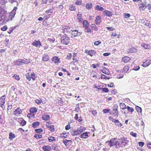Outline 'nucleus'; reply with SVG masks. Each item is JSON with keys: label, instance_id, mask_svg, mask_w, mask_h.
<instances>
[{"label": "nucleus", "instance_id": "obj_43", "mask_svg": "<svg viewBox=\"0 0 151 151\" xmlns=\"http://www.w3.org/2000/svg\"><path fill=\"white\" fill-rule=\"evenodd\" d=\"M101 79H109L110 78V77L109 76H106L104 74L101 75Z\"/></svg>", "mask_w": 151, "mask_h": 151}, {"label": "nucleus", "instance_id": "obj_26", "mask_svg": "<svg viewBox=\"0 0 151 151\" xmlns=\"http://www.w3.org/2000/svg\"><path fill=\"white\" fill-rule=\"evenodd\" d=\"M130 60V58L127 56L124 57L122 59V61L125 63L128 62Z\"/></svg>", "mask_w": 151, "mask_h": 151}, {"label": "nucleus", "instance_id": "obj_10", "mask_svg": "<svg viewBox=\"0 0 151 151\" xmlns=\"http://www.w3.org/2000/svg\"><path fill=\"white\" fill-rule=\"evenodd\" d=\"M137 51V49L136 47H132L128 49L127 52L129 53H132L136 52Z\"/></svg>", "mask_w": 151, "mask_h": 151}, {"label": "nucleus", "instance_id": "obj_12", "mask_svg": "<svg viewBox=\"0 0 151 151\" xmlns=\"http://www.w3.org/2000/svg\"><path fill=\"white\" fill-rule=\"evenodd\" d=\"M17 9V7L16 6L14 7V9L11 12V13H9V15H11V16L14 18L16 14V12Z\"/></svg>", "mask_w": 151, "mask_h": 151}, {"label": "nucleus", "instance_id": "obj_2", "mask_svg": "<svg viewBox=\"0 0 151 151\" xmlns=\"http://www.w3.org/2000/svg\"><path fill=\"white\" fill-rule=\"evenodd\" d=\"M129 141L124 137H121L118 141L117 146L119 147H124L128 143Z\"/></svg>", "mask_w": 151, "mask_h": 151}, {"label": "nucleus", "instance_id": "obj_21", "mask_svg": "<svg viewBox=\"0 0 151 151\" xmlns=\"http://www.w3.org/2000/svg\"><path fill=\"white\" fill-rule=\"evenodd\" d=\"M50 59L49 56L46 54H44L42 55V60L44 61H48Z\"/></svg>", "mask_w": 151, "mask_h": 151}, {"label": "nucleus", "instance_id": "obj_37", "mask_svg": "<svg viewBox=\"0 0 151 151\" xmlns=\"http://www.w3.org/2000/svg\"><path fill=\"white\" fill-rule=\"evenodd\" d=\"M83 26L85 28L88 27L89 24L86 20H85L83 21Z\"/></svg>", "mask_w": 151, "mask_h": 151}, {"label": "nucleus", "instance_id": "obj_24", "mask_svg": "<svg viewBox=\"0 0 151 151\" xmlns=\"http://www.w3.org/2000/svg\"><path fill=\"white\" fill-rule=\"evenodd\" d=\"M141 46L143 47L145 49H150V48L151 47L150 45L148 44H146L145 43H143L141 45Z\"/></svg>", "mask_w": 151, "mask_h": 151}, {"label": "nucleus", "instance_id": "obj_61", "mask_svg": "<svg viewBox=\"0 0 151 151\" xmlns=\"http://www.w3.org/2000/svg\"><path fill=\"white\" fill-rule=\"evenodd\" d=\"M139 68L140 67L139 66H134L132 70L136 71L139 70Z\"/></svg>", "mask_w": 151, "mask_h": 151}, {"label": "nucleus", "instance_id": "obj_34", "mask_svg": "<svg viewBox=\"0 0 151 151\" xmlns=\"http://www.w3.org/2000/svg\"><path fill=\"white\" fill-rule=\"evenodd\" d=\"M119 106L120 108L123 110L127 108V107L126 106V105L123 103H120Z\"/></svg>", "mask_w": 151, "mask_h": 151}, {"label": "nucleus", "instance_id": "obj_14", "mask_svg": "<svg viewBox=\"0 0 151 151\" xmlns=\"http://www.w3.org/2000/svg\"><path fill=\"white\" fill-rule=\"evenodd\" d=\"M95 21L96 24L99 25L101 22V18L100 16H97Z\"/></svg>", "mask_w": 151, "mask_h": 151}, {"label": "nucleus", "instance_id": "obj_51", "mask_svg": "<svg viewBox=\"0 0 151 151\" xmlns=\"http://www.w3.org/2000/svg\"><path fill=\"white\" fill-rule=\"evenodd\" d=\"M25 76L27 79L29 81L31 80V76H30L29 73H27V74H26Z\"/></svg>", "mask_w": 151, "mask_h": 151}, {"label": "nucleus", "instance_id": "obj_5", "mask_svg": "<svg viewBox=\"0 0 151 151\" xmlns=\"http://www.w3.org/2000/svg\"><path fill=\"white\" fill-rule=\"evenodd\" d=\"M118 106L115 104L113 107L112 108V113L114 116L117 117L119 115V112L117 110Z\"/></svg>", "mask_w": 151, "mask_h": 151}, {"label": "nucleus", "instance_id": "obj_49", "mask_svg": "<svg viewBox=\"0 0 151 151\" xmlns=\"http://www.w3.org/2000/svg\"><path fill=\"white\" fill-rule=\"evenodd\" d=\"M27 116L28 118H29L31 119L34 118L35 117L34 114H33L31 113L28 114H27Z\"/></svg>", "mask_w": 151, "mask_h": 151}, {"label": "nucleus", "instance_id": "obj_22", "mask_svg": "<svg viewBox=\"0 0 151 151\" xmlns=\"http://www.w3.org/2000/svg\"><path fill=\"white\" fill-rule=\"evenodd\" d=\"M6 97L5 95H3L0 98V104L3 105L5 102Z\"/></svg>", "mask_w": 151, "mask_h": 151}, {"label": "nucleus", "instance_id": "obj_48", "mask_svg": "<svg viewBox=\"0 0 151 151\" xmlns=\"http://www.w3.org/2000/svg\"><path fill=\"white\" fill-rule=\"evenodd\" d=\"M127 109L129 112H132L134 111V109L132 107H130L128 106H127Z\"/></svg>", "mask_w": 151, "mask_h": 151}, {"label": "nucleus", "instance_id": "obj_30", "mask_svg": "<svg viewBox=\"0 0 151 151\" xmlns=\"http://www.w3.org/2000/svg\"><path fill=\"white\" fill-rule=\"evenodd\" d=\"M7 1V2H9L11 4H12L13 3L15 2L17 3V6H18L19 4V2H18L17 1V0H6Z\"/></svg>", "mask_w": 151, "mask_h": 151}, {"label": "nucleus", "instance_id": "obj_29", "mask_svg": "<svg viewBox=\"0 0 151 151\" xmlns=\"http://www.w3.org/2000/svg\"><path fill=\"white\" fill-rule=\"evenodd\" d=\"M95 9L98 11H103L104 10V8L99 5H96L95 6Z\"/></svg>", "mask_w": 151, "mask_h": 151}, {"label": "nucleus", "instance_id": "obj_4", "mask_svg": "<svg viewBox=\"0 0 151 151\" xmlns=\"http://www.w3.org/2000/svg\"><path fill=\"white\" fill-rule=\"evenodd\" d=\"M106 143L109 145L110 147L114 146V145L118 146V141L116 140L115 139H111L110 141L107 142Z\"/></svg>", "mask_w": 151, "mask_h": 151}, {"label": "nucleus", "instance_id": "obj_57", "mask_svg": "<svg viewBox=\"0 0 151 151\" xmlns=\"http://www.w3.org/2000/svg\"><path fill=\"white\" fill-rule=\"evenodd\" d=\"M34 137L35 138L37 139H38L41 138L42 137V136L41 135L38 134H35Z\"/></svg>", "mask_w": 151, "mask_h": 151}, {"label": "nucleus", "instance_id": "obj_28", "mask_svg": "<svg viewBox=\"0 0 151 151\" xmlns=\"http://www.w3.org/2000/svg\"><path fill=\"white\" fill-rule=\"evenodd\" d=\"M15 63L16 64L18 65V66L24 65L22 61V59H18V60L16 61Z\"/></svg>", "mask_w": 151, "mask_h": 151}, {"label": "nucleus", "instance_id": "obj_64", "mask_svg": "<svg viewBox=\"0 0 151 151\" xmlns=\"http://www.w3.org/2000/svg\"><path fill=\"white\" fill-rule=\"evenodd\" d=\"M26 60L22 59V61L23 63V64H28L30 62V61L28 62Z\"/></svg>", "mask_w": 151, "mask_h": 151}, {"label": "nucleus", "instance_id": "obj_16", "mask_svg": "<svg viewBox=\"0 0 151 151\" xmlns=\"http://www.w3.org/2000/svg\"><path fill=\"white\" fill-rule=\"evenodd\" d=\"M60 58L57 56H55L52 58V61L55 63H60Z\"/></svg>", "mask_w": 151, "mask_h": 151}, {"label": "nucleus", "instance_id": "obj_23", "mask_svg": "<svg viewBox=\"0 0 151 151\" xmlns=\"http://www.w3.org/2000/svg\"><path fill=\"white\" fill-rule=\"evenodd\" d=\"M85 129L83 127H81L79 128H78L77 129V132H78V133L79 135L81 134V133L85 131Z\"/></svg>", "mask_w": 151, "mask_h": 151}, {"label": "nucleus", "instance_id": "obj_31", "mask_svg": "<svg viewBox=\"0 0 151 151\" xmlns=\"http://www.w3.org/2000/svg\"><path fill=\"white\" fill-rule=\"evenodd\" d=\"M102 72L104 73L109 75V70L105 67H103V69L102 70Z\"/></svg>", "mask_w": 151, "mask_h": 151}, {"label": "nucleus", "instance_id": "obj_6", "mask_svg": "<svg viewBox=\"0 0 151 151\" xmlns=\"http://www.w3.org/2000/svg\"><path fill=\"white\" fill-rule=\"evenodd\" d=\"M82 33L77 30H72L71 34L73 37H77L81 35Z\"/></svg>", "mask_w": 151, "mask_h": 151}, {"label": "nucleus", "instance_id": "obj_25", "mask_svg": "<svg viewBox=\"0 0 151 151\" xmlns=\"http://www.w3.org/2000/svg\"><path fill=\"white\" fill-rule=\"evenodd\" d=\"M93 5L91 3H88L86 4V7L87 9L89 10L91 9L93 7Z\"/></svg>", "mask_w": 151, "mask_h": 151}, {"label": "nucleus", "instance_id": "obj_1", "mask_svg": "<svg viewBox=\"0 0 151 151\" xmlns=\"http://www.w3.org/2000/svg\"><path fill=\"white\" fill-rule=\"evenodd\" d=\"M13 18L9 14L0 16V24H4L6 22L12 21Z\"/></svg>", "mask_w": 151, "mask_h": 151}, {"label": "nucleus", "instance_id": "obj_59", "mask_svg": "<svg viewBox=\"0 0 151 151\" xmlns=\"http://www.w3.org/2000/svg\"><path fill=\"white\" fill-rule=\"evenodd\" d=\"M74 130L71 129L70 130V133L73 136H75V134H74Z\"/></svg>", "mask_w": 151, "mask_h": 151}, {"label": "nucleus", "instance_id": "obj_52", "mask_svg": "<svg viewBox=\"0 0 151 151\" xmlns=\"http://www.w3.org/2000/svg\"><path fill=\"white\" fill-rule=\"evenodd\" d=\"M129 70V67L127 65L125 66L124 68V72L127 73Z\"/></svg>", "mask_w": 151, "mask_h": 151}, {"label": "nucleus", "instance_id": "obj_63", "mask_svg": "<svg viewBox=\"0 0 151 151\" xmlns=\"http://www.w3.org/2000/svg\"><path fill=\"white\" fill-rule=\"evenodd\" d=\"M101 43V42L99 41H95L94 43V45L96 46H98Z\"/></svg>", "mask_w": 151, "mask_h": 151}, {"label": "nucleus", "instance_id": "obj_36", "mask_svg": "<svg viewBox=\"0 0 151 151\" xmlns=\"http://www.w3.org/2000/svg\"><path fill=\"white\" fill-rule=\"evenodd\" d=\"M42 119L44 120H47L50 119V116L48 115L44 114L42 116Z\"/></svg>", "mask_w": 151, "mask_h": 151}, {"label": "nucleus", "instance_id": "obj_32", "mask_svg": "<svg viewBox=\"0 0 151 151\" xmlns=\"http://www.w3.org/2000/svg\"><path fill=\"white\" fill-rule=\"evenodd\" d=\"M88 136V133L87 132L84 133L81 135V137L84 139L87 138Z\"/></svg>", "mask_w": 151, "mask_h": 151}, {"label": "nucleus", "instance_id": "obj_47", "mask_svg": "<svg viewBox=\"0 0 151 151\" xmlns=\"http://www.w3.org/2000/svg\"><path fill=\"white\" fill-rule=\"evenodd\" d=\"M36 74L33 73H31V78L34 81L35 79V78H36Z\"/></svg>", "mask_w": 151, "mask_h": 151}, {"label": "nucleus", "instance_id": "obj_17", "mask_svg": "<svg viewBox=\"0 0 151 151\" xmlns=\"http://www.w3.org/2000/svg\"><path fill=\"white\" fill-rule=\"evenodd\" d=\"M63 142L64 144L66 146L67 145H70L72 143V142L70 140L65 139L63 140Z\"/></svg>", "mask_w": 151, "mask_h": 151}, {"label": "nucleus", "instance_id": "obj_53", "mask_svg": "<svg viewBox=\"0 0 151 151\" xmlns=\"http://www.w3.org/2000/svg\"><path fill=\"white\" fill-rule=\"evenodd\" d=\"M13 77L17 81H19L20 79V77L17 74H14Z\"/></svg>", "mask_w": 151, "mask_h": 151}, {"label": "nucleus", "instance_id": "obj_13", "mask_svg": "<svg viewBox=\"0 0 151 151\" xmlns=\"http://www.w3.org/2000/svg\"><path fill=\"white\" fill-rule=\"evenodd\" d=\"M46 126L47 128H50L51 131L52 132H54V128L53 125L49 123H47L46 124Z\"/></svg>", "mask_w": 151, "mask_h": 151}, {"label": "nucleus", "instance_id": "obj_20", "mask_svg": "<svg viewBox=\"0 0 151 151\" xmlns=\"http://www.w3.org/2000/svg\"><path fill=\"white\" fill-rule=\"evenodd\" d=\"M151 63V60H147L143 63L142 66L144 67H146L148 66Z\"/></svg>", "mask_w": 151, "mask_h": 151}, {"label": "nucleus", "instance_id": "obj_18", "mask_svg": "<svg viewBox=\"0 0 151 151\" xmlns=\"http://www.w3.org/2000/svg\"><path fill=\"white\" fill-rule=\"evenodd\" d=\"M103 14L108 17L112 16V14L111 12L108 10H105L103 12Z\"/></svg>", "mask_w": 151, "mask_h": 151}, {"label": "nucleus", "instance_id": "obj_54", "mask_svg": "<svg viewBox=\"0 0 151 151\" xmlns=\"http://www.w3.org/2000/svg\"><path fill=\"white\" fill-rule=\"evenodd\" d=\"M124 17V18H129L130 17V15L129 13H124L123 14Z\"/></svg>", "mask_w": 151, "mask_h": 151}, {"label": "nucleus", "instance_id": "obj_33", "mask_svg": "<svg viewBox=\"0 0 151 151\" xmlns=\"http://www.w3.org/2000/svg\"><path fill=\"white\" fill-rule=\"evenodd\" d=\"M69 8V10L71 11H74L76 9L75 5L73 4L70 5Z\"/></svg>", "mask_w": 151, "mask_h": 151}, {"label": "nucleus", "instance_id": "obj_38", "mask_svg": "<svg viewBox=\"0 0 151 151\" xmlns=\"http://www.w3.org/2000/svg\"><path fill=\"white\" fill-rule=\"evenodd\" d=\"M96 52L94 50H91L89 51V53L88 55H89L91 57H92L93 55L96 53Z\"/></svg>", "mask_w": 151, "mask_h": 151}, {"label": "nucleus", "instance_id": "obj_42", "mask_svg": "<svg viewBox=\"0 0 151 151\" xmlns=\"http://www.w3.org/2000/svg\"><path fill=\"white\" fill-rule=\"evenodd\" d=\"M30 112L32 113H35L37 112V109L35 108H32L29 109Z\"/></svg>", "mask_w": 151, "mask_h": 151}, {"label": "nucleus", "instance_id": "obj_11", "mask_svg": "<svg viewBox=\"0 0 151 151\" xmlns=\"http://www.w3.org/2000/svg\"><path fill=\"white\" fill-rule=\"evenodd\" d=\"M6 12V11L5 9V8L0 6V16L4 15V14Z\"/></svg>", "mask_w": 151, "mask_h": 151}, {"label": "nucleus", "instance_id": "obj_44", "mask_svg": "<svg viewBox=\"0 0 151 151\" xmlns=\"http://www.w3.org/2000/svg\"><path fill=\"white\" fill-rule=\"evenodd\" d=\"M48 139L50 142H52L55 141V138L53 137L50 136L48 138Z\"/></svg>", "mask_w": 151, "mask_h": 151}, {"label": "nucleus", "instance_id": "obj_19", "mask_svg": "<svg viewBox=\"0 0 151 151\" xmlns=\"http://www.w3.org/2000/svg\"><path fill=\"white\" fill-rule=\"evenodd\" d=\"M22 110H21L19 108H18L16 109L15 111L14 112V114L15 116H18L21 113Z\"/></svg>", "mask_w": 151, "mask_h": 151}, {"label": "nucleus", "instance_id": "obj_35", "mask_svg": "<svg viewBox=\"0 0 151 151\" xmlns=\"http://www.w3.org/2000/svg\"><path fill=\"white\" fill-rule=\"evenodd\" d=\"M84 31L86 33H89L90 34H91L93 32L91 29H90V28H88V27L85 28Z\"/></svg>", "mask_w": 151, "mask_h": 151}, {"label": "nucleus", "instance_id": "obj_39", "mask_svg": "<svg viewBox=\"0 0 151 151\" xmlns=\"http://www.w3.org/2000/svg\"><path fill=\"white\" fill-rule=\"evenodd\" d=\"M15 137L14 134L12 132H10L9 134V139L11 140H12Z\"/></svg>", "mask_w": 151, "mask_h": 151}, {"label": "nucleus", "instance_id": "obj_62", "mask_svg": "<svg viewBox=\"0 0 151 151\" xmlns=\"http://www.w3.org/2000/svg\"><path fill=\"white\" fill-rule=\"evenodd\" d=\"M110 111V109H103V111L104 113L106 114L108 112H109Z\"/></svg>", "mask_w": 151, "mask_h": 151}, {"label": "nucleus", "instance_id": "obj_41", "mask_svg": "<svg viewBox=\"0 0 151 151\" xmlns=\"http://www.w3.org/2000/svg\"><path fill=\"white\" fill-rule=\"evenodd\" d=\"M114 122L115 123V124L119 127H121L122 125V124L118 120H115L114 121Z\"/></svg>", "mask_w": 151, "mask_h": 151}, {"label": "nucleus", "instance_id": "obj_27", "mask_svg": "<svg viewBox=\"0 0 151 151\" xmlns=\"http://www.w3.org/2000/svg\"><path fill=\"white\" fill-rule=\"evenodd\" d=\"M44 151H50L51 149V147L49 145L44 146L42 147Z\"/></svg>", "mask_w": 151, "mask_h": 151}, {"label": "nucleus", "instance_id": "obj_60", "mask_svg": "<svg viewBox=\"0 0 151 151\" xmlns=\"http://www.w3.org/2000/svg\"><path fill=\"white\" fill-rule=\"evenodd\" d=\"M81 0H77L75 2L76 5H80L81 4Z\"/></svg>", "mask_w": 151, "mask_h": 151}, {"label": "nucleus", "instance_id": "obj_46", "mask_svg": "<svg viewBox=\"0 0 151 151\" xmlns=\"http://www.w3.org/2000/svg\"><path fill=\"white\" fill-rule=\"evenodd\" d=\"M141 6L139 7V9L140 10H144L146 8H145V4H141Z\"/></svg>", "mask_w": 151, "mask_h": 151}, {"label": "nucleus", "instance_id": "obj_15", "mask_svg": "<svg viewBox=\"0 0 151 151\" xmlns=\"http://www.w3.org/2000/svg\"><path fill=\"white\" fill-rule=\"evenodd\" d=\"M82 12H78L77 15V19L80 22H82L83 20V19L82 17Z\"/></svg>", "mask_w": 151, "mask_h": 151}, {"label": "nucleus", "instance_id": "obj_3", "mask_svg": "<svg viewBox=\"0 0 151 151\" xmlns=\"http://www.w3.org/2000/svg\"><path fill=\"white\" fill-rule=\"evenodd\" d=\"M61 42L63 45H67L69 44L70 41V38L67 35H62L60 36Z\"/></svg>", "mask_w": 151, "mask_h": 151}, {"label": "nucleus", "instance_id": "obj_9", "mask_svg": "<svg viewBox=\"0 0 151 151\" xmlns=\"http://www.w3.org/2000/svg\"><path fill=\"white\" fill-rule=\"evenodd\" d=\"M97 88L99 89V91L101 92H104L105 93H107L109 91L108 88L106 87L102 88H101L100 86H98V87H97Z\"/></svg>", "mask_w": 151, "mask_h": 151}, {"label": "nucleus", "instance_id": "obj_56", "mask_svg": "<svg viewBox=\"0 0 151 151\" xmlns=\"http://www.w3.org/2000/svg\"><path fill=\"white\" fill-rule=\"evenodd\" d=\"M136 109L138 112L141 113L142 112V109L139 106H136Z\"/></svg>", "mask_w": 151, "mask_h": 151}, {"label": "nucleus", "instance_id": "obj_55", "mask_svg": "<svg viewBox=\"0 0 151 151\" xmlns=\"http://www.w3.org/2000/svg\"><path fill=\"white\" fill-rule=\"evenodd\" d=\"M21 122H20L22 126L25 125L26 124V122L22 118L21 119Z\"/></svg>", "mask_w": 151, "mask_h": 151}, {"label": "nucleus", "instance_id": "obj_7", "mask_svg": "<svg viewBox=\"0 0 151 151\" xmlns=\"http://www.w3.org/2000/svg\"><path fill=\"white\" fill-rule=\"evenodd\" d=\"M62 29L63 31V32L65 33H70L72 31V30L70 29V28L67 26L63 27Z\"/></svg>", "mask_w": 151, "mask_h": 151}, {"label": "nucleus", "instance_id": "obj_45", "mask_svg": "<svg viewBox=\"0 0 151 151\" xmlns=\"http://www.w3.org/2000/svg\"><path fill=\"white\" fill-rule=\"evenodd\" d=\"M91 27L92 28L93 30H94L97 31L98 29L95 25L94 24H92L91 26Z\"/></svg>", "mask_w": 151, "mask_h": 151}, {"label": "nucleus", "instance_id": "obj_58", "mask_svg": "<svg viewBox=\"0 0 151 151\" xmlns=\"http://www.w3.org/2000/svg\"><path fill=\"white\" fill-rule=\"evenodd\" d=\"M53 10H54V7H52V8H51L50 9H49L47 10V11H46V12H47V13H51L53 12Z\"/></svg>", "mask_w": 151, "mask_h": 151}, {"label": "nucleus", "instance_id": "obj_50", "mask_svg": "<svg viewBox=\"0 0 151 151\" xmlns=\"http://www.w3.org/2000/svg\"><path fill=\"white\" fill-rule=\"evenodd\" d=\"M35 132L37 133H41L43 132V130L42 129H36L35 130Z\"/></svg>", "mask_w": 151, "mask_h": 151}, {"label": "nucleus", "instance_id": "obj_8", "mask_svg": "<svg viewBox=\"0 0 151 151\" xmlns=\"http://www.w3.org/2000/svg\"><path fill=\"white\" fill-rule=\"evenodd\" d=\"M32 45L36 47H39L41 46L42 44L40 41L39 40H35L32 43Z\"/></svg>", "mask_w": 151, "mask_h": 151}, {"label": "nucleus", "instance_id": "obj_40", "mask_svg": "<svg viewBox=\"0 0 151 151\" xmlns=\"http://www.w3.org/2000/svg\"><path fill=\"white\" fill-rule=\"evenodd\" d=\"M40 124V122H35L32 124V126L34 128L36 127Z\"/></svg>", "mask_w": 151, "mask_h": 151}]
</instances>
